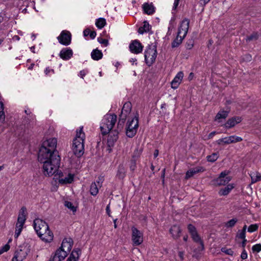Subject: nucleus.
<instances>
[{
    "mask_svg": "<svg viewBox=\"0 0 261 261\" xmlns=\"http://www.w3.org/2000/svg\"><path fill=\"white\" fill-rule=\"evenodd\" d=\"M216 134V132H213L212 133H211L208 136V139H212Z\"/></svg>",
    "mask_w": 261,
    "mask_h": 261,
    "instance_id": "nucleus-57",
    "label": "nucleus"
},
{
    "mask_svg": "<svg viewBox=\"0 0 261 261\" xmlns=\"http://www.w3.org/2000/svg\"><path fill=\"white\" fill-rule=\"evenodd\" d=\"M179 1L180 0H174V6H173V8L174 9H176L177 7L178 6V5L179 4Z\"/></svg>",
    "mask_w": 261,
    "mask_h": 261,
    "instance_id": "nucleus-56",
    "label": "nucleus"
},
{
    "mask_svg": "<svg viewBox=\"0 0 261 261\" xmlns=\"http://www.w3.org/2000/svg\"><path fill=\"white\" fill-rule=\"evenodd\" d=\"M12 239L10 238L8 240V243L7 244H6L5 245H4V246H3L0 249V255L3 254L4 252L8 251L10 249V245H9V244L10 243L12 242Z\"/></svg>",
    "mask_w": 261,
    "mask_h": 261,
    "instance_id": "nucleus-39",
    "label": "nucleus"
},
{
    "mask_svg": "<svg viewBox=\"0 0 261 261\" xmlns=\"http://www.w3.org/2000/svg\"><path fill=\"white\" fill-rule=\"evenodd\" d=\"M38 236L44 242H50L53 240L54 233L51 229H35Z\"/></svg>",
    "mask_w": 261,
    "mask_h": 261,
    "instance_id": "nucleus-8",
    "label": "nucleus"
},
{
    "mask_svg": "<svg viewBox=\"0 0 261 261\" xmlns=\"http://www.w3.org/2000/svg\"><path fill=\"white\" fill-rule=\"evenodd\" d=\"M193 77H194V74L192 72L190 73L189 75V77H188L189 80H192L193 79Z\"/></svg>",
    "mask_w": 261,
    "mask_h": 261,
    "instance_id": "nucleus-61",
    "label": "nucleus"
},
{
    "mask_svg": "<svg viewBox=\"0 0 261 261\" xmlns=\"http://www.w3.org/2000/svg\"><path fill=\"white\" fill-rule=\"evenodd\" d=\"M118 138V132L117 130H114L110 132L107 140L108 147L110 148L113 147Z\"/></svg>",
    "mask_w": 261,
    "mask_h": 261,
    "instance_id": "nucleus-15",
    "label": "nucleus"
},
{
    "mask_svg": "<svg viewBox=\"0 0 261 261\" xmlns=\"http://www.w3.org/2000/svg\"><path fill=\"white\" fill-rule=\"evenodd\" d=\"M234 188V185L233 184H228L225 188L221 189L219 191L218 194L220 196H226Z\"/></svg>",
    "mask_w": 261,
    "mask_h": 261,
    "instance_id": "nucleus-25",
    "label": "nucleus"
},
{
    "mask_svg": "<svg viewBox=\"0 0 261 261\" xmlns=\"http://www.w3.org/2000/svg\"><path fill=\"white\" fill-rule=\"evenodd\" d=\"M99 186L95 182H92L90 186V192L93 196H96L98 193Z\"/></svg>",
    "mask_w": 261,
    "mask_h": 261,
    "instance_id": "nucleus-31",
    "label": "nucleus"
},
{
    "mask_svg": "<svg viewBox=\"0 0 261 261\" xmlns=\"http://www.w3.org/2000/svg\"><path fill=\"white\" fill-rule=\"evenodd\" d=\"M83 34L84 36L85 37L89 35L91 39H94L96 35V33L95 31H91L90 29H88L85 30L84 31Z\"/></svg>",
    "mask_w": 261,
    "mask_h": 261,
    "instance_id": "nucleus-38",
    "label": "nucleus"
},
{
    "mask_svg": "<svg viewBox=\"0 0 261 261\" xmlns=\"http://www.w3.org/2000/svg\"><path fill=\"white\" fill-rule=\"evenodd\" d=\"M28 215L27 208L24 206L22 207L18 214V218L26 220Z\"/></svg>",
    "mask_w": 261,
    "mask_h": 261,
    "instance_id": "nucleus-32",
    "label": "nucleus"
},
{
    "mask_svg": "<svg viewBox=\"0 0 261 261\" xmlns=\"http://www.w3.org/2000/svg\"><path fill=\"white\" fill-rule=\"evenodd\" d=\"M246 59L247 61H250L251 59V56L250 55H246L245 56Z\"/></svg>",
    "mask_w": 261,
    "mask_h": 261,
    "instance_id": "nucleus-60",
    "label": "nucleus"
},
{
    "mask_svg": "<svg viewBox=\"0 0 261 261\" xmlns=\"http://www.w3.org/2000/svg\"><path fill=\"white\" fill-rule=\"evenodd\" d=\"M95 182L96 183L97 185H98V186L100 188L102 186V179L99 178L98 180H97Z\"/></svg>",
    "mask_w": 261,
    "mask_h": 261,
    "instance_id": "nucleus-54",
    "label": "nucleus"
},
{
    "mask_svg": "<svg viewBox=\"0 0 261 261\" xmlns=\"http://www.w3.org/2000/svg\"><path fill=\"white\" fill-rule=\"evenodd\" d=\"M211 0H200V3L201 5H205L207 4Z\"/></svg>",
    "mask_w": 261,
    "mask_h": 261,
    "instance_id": "nucleus-55",
    "label": "nucleus"
},
{
    "mask_svg": "<svg viewBox=\"0 0 261 261\" xmlns=\"http://www.w3.org/2000/svg\"><path fill=\"white\" fill-rule=\"evenodd\" d=\"M44 73H45L46 75H49L51 74H54V70L52 69L49 68V67H47L44 70Z\"/></svg>",
    "mask_w": 261,
    "mask_h": 261,
    "instance_id": "nucleus-50",
    "label": "nucleus"
},
{
    "mask_svg": "<svg viewBox=\"0 0 261 261\" xmlns=\"http://www.w3.org/2000/svg\"><path fill=\"white\" fill-rule=\"evenodd\" d=\"M258 227V226H257L256 224H254V225H251L248 228H253V229H254V228H257Z\"/></svg>",
    "mask_w": 261,
    "mask_h": 261,
    "instance_id": "nucleus-62",
    "label": "nucleus"
},
{
    "mask_svg": "<svg viewBox=\"0 0 261 261\" xmlns=\"http://www.w3.org/2000/svg\"><path fill=\"white\" fill-rule=\"evenodd\" d=\"M143 46L138 40L133 41L129 44V49L132 53L138 54L142 52Z\"/></svg>",
    "mask_w": 261,
    "mask_h": 261,
    "instance_id": "nucleus-16",
    "label": "nucleus"
},
{
    "mask_svg": "<svg viewBox=\"0 0 261 261\" xmlns=\"http://www.w3.org/2000/svg\"><path fill=\"white\" fill-rule=\"evenodd\" d=\"M57 38L61 44L68 45L71 43V34L69 31H63Z\"/></svg>",
    "mask_w": 261,
    "mask_h": 261,
    "instance_id": "nucleus-10",
    "label": "nucleus"
},
{
    "mask_svg": "<svg viewBox=\"0 0 261 261\" xmlns=\"http://www.w3.org/2000/svg\"><path fill=\"white\" fill-rule=\"evenodd\" d=\"M91 56L94 60H99L102 58V54L100 50L95 49L92 51Z\"/></svg>",
    "mask_w": 261,
    "mask_h": 261,
    "instance_id": "nucleus-29",
    "label": "nucleus"
},
{
    "mask_svg": "<svg viewBox=\"0 0 261 261\" xmlns=\"http://www.w3.org/2000/svg\"><path fill=\"white\" fill-rule=\"evenodd\" d=\"M73 245V241L72 239L70 237H66L62 241L61 248L69 253L72 248Z\"/></svg>",
    "mask_w": 261,
    "mask_h": 261,
    "instance_id": "nucleus-17",
    "label": "nucleus"
},
{
    "mask_svg": "<svg viewBox=\"0 0 261 261\" xmlns=\"http://www.w3.org/2000/svg\"><path fill=\"white\" fill-rule=\"evenodd\" d=\"M237 222V220L236 219H232L225 223V226L226 227H232L234 226L235 224Z\"/></svg>",
    "mask_w": 261,
    "mask_h": 261,
    "instance_id": "nucleus-43",
    "label": "nucleus"
},
{
    "mask_svg": "<svg viewBox=\"0 0 261 261\" xmlns=\"http://www.w3.org/2000/svg\"><path fill=\"white\" fill-rule=\"evenodd\" d=\"M258 34L256 33H253L247 38V41L255 40L258 38Z\"/></svg>",
    "mask_w": 261,
    "mask_h": 261,
    "instance_id": "nucleus-47",
    "label": "nucleus"
},
{
    "mask_svg": "<svg viewBox=\"0 0 261 261\" xmlns=\"http://www.w3.org/2000/svg\"><path fill=\"white\" fill-rule=\"evenodd\" d=\"M190 233L195 242L200 243V247L199 250H203L204 249V245L201 241V239L198 234L196 229H190Z\"/></svg>",
    "mask_w": 261,
    "mask_h": 261,
    "instance_id": "nucleus-23",
    "label": "nucleus"
},
{
    "mask_svg": "<svg viewBox=\"0 0 261 261\" xmlns=\"http://www.w3.org/2000/svg\"><path fill=\"white\" fill-rule=\"evenodd\" d=\"M184 38H182L181 36H179L177 34L176 38L173 40L172 43V47L173 48L177 47L182 41V40Z\"/></svg>",
    "mask_w": 261,
    "mask_h": 261,
    "instance_id": "nucleus-36",
    "label": "nucleus"
},
{
    "mask_svg": "<svg viewBox=\"0 0 261 261\" xmlns=\"http://www.w3.org/2000/svg\"><path fill=\"white\" fill-rule=\"evenodd\" d=\"M126 170L122 165H120L118 167L116 176L120 178H123L125 175Z\"/></svg>",
    "mask_w": 261,
    "mask_h": 261,
    "instance_id": "nucleus-30",
    "label": "nucleus"
},
{
    "mask_svg": "<svg viewBox=\"0 0 261 261\" xmlns=\"http://www.w3.org/2000/svg\"><path fill=\"white\" fill-rule=\"evenodd\" d=\"M221 251L223 252H224L225 254L229 255H233V251L231 249H227L226 248H222L221 249Z\"/></svg>",
    "mask_w": 261,
    "mask_h": 261,
    "instance_id": "nucleus-46",
    "label": "nucleus"
},
{
    "mask_svg": "<svg viewBox=\"0 0 261 261\" xmlns=\"http://www.w3.org/2000/svg\"><path fill=\"white\" fill-rule=\"evenodd\" d=\"M158 155H159V150L156 149V150H155L154 153H153L154 157L156 158Z\"/></svg>",
    "mask_w": 261,
    "mask_h": 261,
    "instance_id": "nucleus-59",
    "label": "nucleus"
},
{
    "mask_svg": "<svg viewBox=\"0 0 261 261\" xmlns=\"http://www.w3.org/2000/svg\"><path fill=\"white\" fill-rule=\"evenodd\" d=\"M57 175H59V178L56 177V179H58L59 184L65 185L67 184H70L73 181L74 175L69 173L65 177H63V174L61 171H60L58 174H55V176L56 177Z\"/></svg>",
    "mask_w": 261,
    "mask_h": 261,
    "instance_id": "nucleus-12",
    "label": "nucleus"
},
{
    "mask_svg": "<svg viewBox=\"0 0 261 261\" xmlns=\"http://www.w3.org/2000/svg\"><path fill=\"white\" fill-rule=\"evenodd\" d=\"M218 158V154L216 153H213L211 155L207 156V160L208 162H214Z\"/></svg>",
    "mask_w": 261,
    "mask_h": 261,
    "instance_id": "nucleus-41",
    "label": "nucleus"
},
{
    "mask_svg": "<svg viewBox=\"0 0 261 261\" xmlns=\"http://www.w3.org/2000/svg\"><path fill=\"white\" fill-rule=\"evenodd\" d=\"M98 42L102 44H104L105 46H107L108 44V40L105 39H103L102 38H98Z\"/></svg>",
    "mask_w": 261,
    "mask_h": 261,
    "instance_id": "nucleus-49",
    "label": "nucleus"
},
{
    "mask_svg": "<svg viewBox=\"0 0 261 261\" xmlns=\"http://www.w3.org/2000/svg\"><path fill=\"white\" fill-rule=\"evenodd\" d=\"M139 127L138 117L135 116L127 123L126 134L129 138L133 137L136 134Z\"/></svg>",
    "mask_w": 261,
    "mask_h": 261,
    "instance_id": "nucleus-6",
    "label": "nucleus"
},
{
    "mask_svg": "<svg viewBox=\"0 0 261 261\" xmlns=\"http://www.w3.org/2000/svg\"><path fill=\"white\" fill-rule=\"evenodd\" d=\"M247 252L245 251H244L242 254H241V257L242 258V259H245L247 258Z\"/></svg>",
    "mask_w": 261,
    "mask_h": 261,
    "instance_id": "nucleus-52",
    "label": "nucleus"
},
{
    "mask_svg": "<svg viewBox=\"0 0 261 261\" xmlns=\"http://www.w3.org/2000/svg\"><path fill=\"white\" fill-rule=\"evenodd\" d=\"M132 110V104L130 102H125L122 109L121 113L120 115V118L123 120V122L130 115Z\"/></svg>",
    "mask_w": 261,
    "mask_h": 261,
    "instance_id": "nucleus-14",
    "label": "nucleus"
},
{
    "mask_svg": "<svg viewBox=\"0 0 261 261\" xmlns=\"http://www.w3.org/2000/svg\"><path fill=\"white\" fill-rule=\"evenodd\" d=\"M184 77L182 71L178 72L171 82V87L174 89L178 88Z\"/></svg>",
    "mask_w": 261,
    "mask_h": 261,
    "instance_id": "nucleus-19",
    "label": "nucleus"
},
{
    "mask_svg": "<svg viewBox=\"0 0 261 261\" xmlns=\"http://www.w3.org/2000/svg\"><path fill=\"white\" fill-rule=\"evenodd\" d=\"M228 112L225 111H221L219 112L215 117V121L220 122L221 119H225L228 116Z\"/></svg>",
    "mask_w": 261,
    "mask_h": 261,
    "instance_id": "nucleus-28",
    "label": "nucleus"
},
{
    "mask_svg": "<svg viewBox=\"0 0 261 261\" xmlns=\"http://www.w3.org/2000/svg\"><path fill=\"white\" fill-rule=\"evenodd\" d=\"M142 8L144 13L148 15H152L155 12V8L152 4L145 3Z\"/></svg>",
    "mask_w": 261,
    "mask_h": 261,
    "instance_id": "nucleus-26",
    "label": "nucleus"
},
{
    "mask_svg": "<svg viewBox=\"0 0 261 261\" xmlns=\"http://www.w3.org/2000/svg\"><path fill=\"white\" fill-rule=\"evenodd\" d=\"M156 56V46L153 44L148 45L144 53L145 60L148 66H151L155 62Z\"/></svg>",
    "mask_w": 261,
    "mask_h": 261,
    "instance_id": "nucleus-5",
    "label": "nucleus"
},
{
    "mask_svg": "<svg viewBox=\"0 0 261 261\" xmlns=\"http://www.w3.org/2000/svg\"><path fill=\"white\" fill-rule=\"evenodd\" d=\"M170 232L174 239H177L179 237L181 233L180 229H170Z\"/></svg>",
    "mask_w": 261,
    "mask_h": 261,
    "instance_id": "nucleus-40",
    "label": "nucleus"
},
{
    "mask_svg": "<svg viewBox=\"0 0 261 261\" xmlns=\"http://www.w3.org/2000/svg\"><path fill=\"white\" fill-rule=\"evenodd\" d=\"M68 253L66 250L60 247L56 251L53 260V261H62L64 259Z\"/></svg>",
    "mask_w": 261,
    "mask_h": 261,
    "instance_id": "nucleus-18",
    "label": "nucleus"
},
{
    "mask_svg": "<svg viewBox=\"0 0 261 261\" xmlns=\"http://www.w3.org/2000/svg\"><path fill=\"white\" fill-rule=\"evenodd\" d=\"M64 205L66 207L70 209L73 212H75L76 210V207L73 205V204L71 202L66 201L64 202Z\"/></svg>",
    "mask_w": 261,
    "mask_h": 261,
    "instance_id": "nucleus-42",
    "label": "nucleus"
},
{
    "mask_svg": "<svg viewBox=\"0 0 261 261\" xmlns=\"http://www.w3.org/2000/svg\"><path fill=\"white\" fill-rule=\"evenodd\" d=\"M21 232V229H16L14 237L15 238H17Z\"/></svg>",
    "mask_w": 261,
    "mask_h": 261,
    "instance_id": "nucleus-53",
    "label": "nucleus"
},
{
    "mask_svg": "<svg viewBox=\"0 0 261 261\" xmlns=\"http://www.w3.org/2000/svg\"><path fill=\"white\" fill-rule=\"evenodd\" d=\"M143 23V26L140 27L138 30V32L141 34L148 32L150 29V26L147 21H144Z\"/></svg>",
    "mask_w": 261,
    "mask_h": 261,
    "instance_id": "nucleus-33",
    "label": "nucleus"
},
{
    "mask_svg": "<svg viewBox=\"0 0 261 261\" xmlns=\"http://www.w3.org/2000/svg\"><path fill=\"white\" fill-rule=\"evenodd\" d=\"M228 174L227 171L222 172L217 178L212 180V184L215 186H220L228 184L231 180V177L227 176Z\"/></svg>",
    "mask_w": 261,
    "mask_h": 261,
    "instance_id": "nucleus-7",
    "label": "nucleus"
},
{
    "mask_svg": "<svg viewBox=\"0 0 261 261\" xmlns=\"http://www.w3.org/2000/svg\"><path fill=\"white\" fill-rule=\"evenodd\" d=\"M73 55L72 50L68 48H63L60 52V57L63 60H68L71 58Z\"/></svg>",
    "mask_w": 261,
    "mask_h": 261,
    "instance_id": "nucleus-21",
    "label": "nucleus"
},
{
    "mask_svg": "<svg viewBox=\"0 0 261 261\" xmlns=\"http://www.w3.org/2000/svg\"><path fill=\"white\" fill-rule=\"evenodd\" d=\"M193 47V43H187V48L188 49H191Z\"/></svg>",
    "mask_w": 261,
    "mask_h": 261,
    "instance_id": "nucleus-58",
    "label": "nucleus"
},
{
    "mask_svg": "<svg viewBox=\"0 0 261 261\" xmlns=\"http://www.w3.org/2000/svg\"><path fill=\"white\" fill-rule=\"evenodd\" d=\"M5 119V113L4 112V105L2 102L0 101V120H4Z\"/></svg>",
    "mask_w": 261,
    "mask_h": 261,
    "instance_id": "nucleus-45",
    "label": "nucleus"
},
{
    "mask_svg": "<svg viewBox=\"0 0 261 261\" xmlns=\"http://www.w3.org/2000/svg\"><path fill=\"white\" fill-rule=\"evenodd\" d=\"M34 228H48V226L46 222L42 219L37 218L34 220L33 223Z\"/></svg>",
    "mask_w": 261,
    "mask_h": 261,
    "instance_id": "nucleus-24",
    "label": "nucleus"
},
{
    "mask_svg": "<svg viewBox=\"0 0 261 261\" xmlns=\"http://www.w3.org/2000/svg\"><path fill=\"white\" fill-rule=\"evenodd\" d=\"M81 254V250L79 249H74L71 253L70 256L66 261H78Z\"/></svg>",
    "mask_w": 261,
    "mask_h": 261,
    "instance_id": "nucleus-27",
    "label": "nucleus"
},
{
    "mask_svg": "<svg viewBox=\"0 0 261 261\" xmlns=\"http://www.w3.org/2000/svg\"><path fill=\"white\" fill-rule=\"evenodd\" d=\"M106 24V21L105 18H99L96 21L95 24L98 29H102Z\"/></svg>",
    "mask_w": 261,
    "mask_h": 261,
    "instance_id": "nucleus-35",
    "label": "nucleus"
},
{
    "mask_svg": "<svg viewBox=\"0 0 261 261\" xmlns=\"http://www.w3.org/2000/svg\"><path fill=\"white\" fill-rule=\"evenodd\" d=\"M179 256L180 258L181 259H183V258H184V253L182 252H179Z\"/></svg>",
    "mask_w": 261,
    "mask_h": 261,
    "instance_id": "nucleus-64",
    "label": "nucleus"
},
{
    "mask_svg": "<svg viewBox=\"0 0 261 261\" xmlns=\"http://www.w3.org/2000/svg\"><path fill=\"white\" fill-rule=\"evenodd\" d=\"M132 240L134 246H138L143 241V233L138 229H134L132 232Z\"/></svg>",
    "mask_w": 261,
    "mask_h": 261,
    "instance_id": "nucleus-11",
    "label": "nucleus"
},
{
    "mask_svg": "<svg viewBox=\"0 0 261 261\" xmlns=\"http://www.w3.org/2000/svg\"><path fill=\"white\" fill-rule=\"evenodd\" d=\"M106 211H107V214L110 215V206L109 205H108L106 207Z\"/></svg>",
    "mask_w": 261,
    "mask_h": 261,
    "instance_id": "nucleus-63",
    "label": "nucleus"
},
{
    "mask_svg": "<svg viewBox=\"0 0 261 261\" xmlns=\"http://www.w3.org/2000/svg\"><path fill=\"white\" fill-rule=\"evenodd\" d=\"M57 145V139L56 138H50L45 140L39 149L38 158L43 160L47 156L58 154L56 150Z\"/></svg>",
    "mask_w": 261,
    "mask_h": 261,
    "instance_id": "nucleus-2",
    "label": "nucleus"
},
{
    "mask_svg": "<svg viewBox=\"0 0 261 261\" xmlns=\"http://www.w3.org/2000/svg\"><path fill=\"white\" fill-rule=\"evenodd\" d=\"M242 121V118L240 117H232L229 119L226 123L225 124L226 128H230L234 126L238 123H239Z\"/></svg>",
    "mask_w": 261,
    "mask_h": 261,
    "instance_id": "nucleus-22",
    "label": "nucleus"
},
{
    "mask_svg": "<svg viewBox=\"0 0 261 261\" xmlns=\"http://www.w3.org/2000/svg\"><path fill=\"white\" fill-rule=\"evenodd\" d=\"M38 160L43 164V173L46 176H51L57 172L58 174L60 171L58 169L60 164V157L59 154L47 156L43 160L38 158Z\"/></svg>",
    "mask_w": 261,
    "mask_h": 261,
    "instance_id": "nucleus-1",
    "label": "nucleus"
},
{
    "mask_svg": "<svg viewBox=\"0 0 261 261\" xmlns=\"http://www.w3.org/2000/svg\"><path fill=\"white\" fill-rule=\"evenodd\" d=\"M117 120V116L115 114H108L104 116L101 124L100 129L103 135L111 132Z\"/></svg>",
    "mask_w": 261,
    "mask_h": 261,
    "instance_id": "nucleus-4",
    "label": "nucleus"
},
{
    "mask_svg": "<svg viewBox=\"0 0 261 261\" xmlns=\"http://www.w3.org/2000/svg\"><path fill=\"white\" fill-rule=\"evenodd\" d=\"M243 140V139L236 135H232L218 139L217 143L219 145H228L231 143H236Z\"/></svg>",
    "mask_w": 261,
    "mask_h": 261,
    "instance_id": "nucleus-9",
    "label": "nucleus"
},
{
    "mask_svg": "<svg viewBox=\"0 0 261 261\" xmlns=\"http://www.w3.org/2000/svg\"><path fill=\"white\" fill-rule=\"evenodd\" d=\"M237 237L238 238L243 240L242 245L244 246L246 244V240L245 239V229H242L239 231Z\"/></svg>",
    "mask_w": 261,
    "mask_h": 261,
    "instance_id": "nucleus-37",
    "label": "nucleus"
},
{
    "mask_svg": "<svg viewBox=\"0 0 261 261\" xmlns=\"http://www.w3.org/2000/svg\"><path fill=\"white\" fill-rule=\"evenodd\" d=\"M252 183H255L261 181V175L259 172H252L250 174Z\"/></svg>",
    "mask_w": 261,
    "mask_h": 261,
    "instance_id": "nucleus-34",
    "label": "nucleus"
},
{
    "mask_svg": "<svg viewBox=\"0 0 261 261\" xmlns=\"http://www.w3.org/2000/svg\"><path fill=\"white\" fill-rule=\"evenodd\" d=\"M189 23L190 21L188 19H185L181 21L177 33L179 36H181L182 38L186 37L189 29Z\"/></svg>",
    "mask_w": 261,
    "mask_h": 261,
    "instance_id": "nucleus-13",
    "label": "nucleus"
},
{
    "mask_svg": "<svg viewBox=\"0 0 261 261\" xmlns=\"http://www.w3.org/2000/svg\"><path fill=\"white\" fill-rule=\"evenodd\" d=\"M252 249L254 252H259L261 251V245L260 244H257L253 245Z\"/></svg>",
    "mask_w": 261,
    "mask_h": 261,
    "instance_id": "nucleus-48",
    "label": "nucleus"
},
{
    "mask_svg": "<svg viewBox=\"0 0 261 261\" xmlns=\"http://www.w3.org/2000/svg\"><path fill=\"white\" fill-rule=\"evenodd\" d=\"M83 127L76 130V134L72 143V151L78 158L81 157L84 152V141L85 135Z\"/></svg>",
    "mask_w": 261,
    "mask_h": 261,
    "instance_id": "nucleus-3",
    "label": "nucleus"
},
{
    "mask_svg": "<svg viewBox=\"0 0 261 261\" xmlns=\"http://www.w3.org/2000/svg\"><path fill=\"white\" fill-rule=\"evenodd\" d=\"M87 71L85 70H81L80 72V76L81 78L83 79L84 76L87 74Z\"/></svg>",
    "mask_w": 261,
    "mask_h": 261,
    "instance_id": "nucleus-51",
    "label": "nucleus"
},
{
    "mask_svg": "<svg viewBox=\"0 0 261 261\" xmlns=\"http://www.w3.org/2000/svg\"><path fill=\"white\" fill-rule=\"evenodd\" d=\"M204 171V168L201 166H197L193 168L190 169L187 171L186 174V179H188L192 177L195 174L199 172H202Z\"/></svg>",
    "mask_w": 261,
    "mask_h": 261,
    "instance_id": "nucleus-20",
    "label": "nucleus"
},
{
    "mask_svg": "<svg viewBox=\"0 0 261 261\" xmlns=\"http://www.w3.org/2000/svg\"><path fill=\"white\" fill-rule=\"evenodd\" d=\"M25 222V220L21 219L19 218H17V222L16 224V227L17 228H22L23 226V225Z\"/></svg>",
    "mask_w": 261,
    "mask_h": 261,
    "instance_id": "nucleus-44",
    "label": "nucleus"
}]
</instances>
